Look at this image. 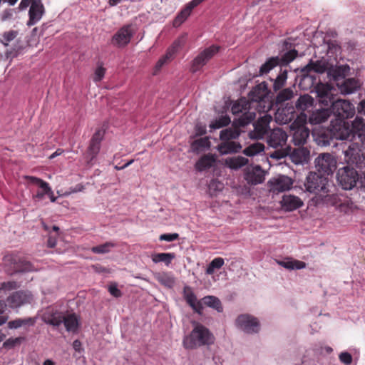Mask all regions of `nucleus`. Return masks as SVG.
Masks as SVG:
<instances>
[{
  "mask_svg": "<svg viewBox=\"0 0 365 365\" xmlns=\"http://www.w3.org/2000/svg\"><path fill=\"white\" fill-rule=\"evenodd\" d=\"M195 133L197 135H202L206 133V126L201 123H197L195 125Z\"/></svg>",
  "mask_w": 365,
  "mask_h": 365,
  "instance_id": "60",
  "label": "nucleus"
},
{
  "mask_svg": "<svg viewBox=\"0 0 365 365\" xmlns=\"http://www.w3.org/2000/svg\"><path fill=\"white\" fill-rule=\"evenodd\" d=\"M192 324L193 329L182 341L183 346L186 349H194L214 344L215 336L207 327L198 322H193Z\"/></svg>",
  "mask_w": 365,
  "mask_h": 365,
  "instance_id": "2",
  "label": "nucleus"
},
{
  "mask_svg": "<svg viewBox=\"0 0 365 365\" xmlns=\"http://www.w3.org/2000/svg\"><path fill=\"white\" fill-rule=\"evenodd\" d=\"M304 185L307 192L315 194L317 197L329 192L328 178L315 172L308 174Z\"/></svg>",
  "mask_w": 365,
  "mask_h": 365,
  "instance_id": "5",
  "label": "nucleus"
},
{
  "mask_svg": "<svg viewBox=\"0 0 365 365\" xmlns=\"http://www.w3.org/2000/svg\"><path fill=\"white\" fill-rule=\"evenodd\" d=\"M179 238L178 233L163 234L159 237L160 241L173 242Z\"/></svg>",
  "mask_w": 365,
  "mask_h": 365,
  "instance_id": "56",
  "label": "nucleus"
},
{
  "mask_svg": "<svg viewBox=\"0 0 365 365\" xmlns=\"http://www.w3.org/2000/svg\"><path fill=\"white\" fill-rule=\"evenodd\" d=\"M220 155L235 153L242 149L241 144L236 140H220V143L216 147Z\"/></svg>",
  "mask_w": 365,
  "mask_h": 365,
  "instance_id": "22",
  "label": "nucleus"
},
{
  "mask_svg": "<svg viewBox=\"0 0 365 365\" xmlns=\"http://www.w3.org/2000/svg\"><path fill=\"white\" fill-rule=\"evenodd\" d=\"M331 63H329L326 58H322L317 61H310V62L302 70L304 73H309L312 71L317 73H327L329 70Z\"/></svg>",
  "mask_w": 365,
  "mask_h": 365,
  "instance_id": "20",
  "label": "nucleus"
},
{
  "mask_svg": "<svg viewBox=\"0 0 365 365\" xmlns=\"http://www.w3.org/2000/svg\"><path fill=\"white\" fill-rule=\"evenodd\" d=\"M264 149V144L261 143H255L246 148L243 153L247 156H254L262 152Z\"/></svg>",
  "mask_w": 365,
  "mask_h": 365,
  "instance_id": "48",
  "label": "nucleus"
},
{
  "mask_svg": "<svg viewBox=\"0 0 365 365\" xmlns=\"http://www.w3.org/2000/svg\"><path fill=\"white\" fill-rule=\"evenodd\" d=\"M45 13V8L41 0H34L29 11V19L27 26H31L37 24Z\"/></svg>",
  "mask_w": 365,
  "mask_h": 365,
  "instance_id": "18",
  "label": "nucleus"
},
{
  "mask_svg": "<svg viewBox=\"0 0 365 365\" xmlns=\"http://www.w3.org/2000/svg\"><path fill=\"white\" fill-rule=\"evenodd\" d=\"M277 262L279 265L287 269H301L306 267L305 262L289 258L282 261H278Z\"/></svg>",
  "mask_w": 365,
  "mask_h": 365,
  "instance_id": "42",
  "label": "nucleus"
},
{
  "mask_svg": "<svg viewBox=\"0 0 365 365\" xmlns=\"http://www.w3.org/2000/svg\"><path fill=\"white\" fill-rule=\"evenodd\" d=\"M339 358L341 363L346 365H349L352 362V356L346 351L341 352L339 354Z\"/></svg>",
  "mask_w": 365,
  "mask_h": 365,
  "instance_id": "57",
  "label": "nucleus"
},
{
  "mask_svg": "<svg viewBox=\"0 0 365 365\" xmlns=\"http://www.w3.org/2000/svg\"><path fill=\"white\" fill-rule=\"evenodd\" d=\"M155 278L162 285L169 288L173 287L175 282L174 277L170 272L156 273Z\"/></svg>",
  "mask_w": 365,
  "mask_h": 365,
  "instance_id": "38",
  "label": "nucleus"
},
{
  "mask_svg": "<svg viewBox=\"0 0 365 365\" xmlns=\"http://www.w3.org/2000/svg\"><path fill=\"white\" fill-rule=\"evenodd\" d=\"M350 68L348 65L334 66L331 63L328 71V77L330 81L340 83L349 73Z\"/></svg>",
  "mask_w": 365,
  "mask_h": 365,
  "instance_id": "24",
  "label": "nucleus"
},
{
  "mask_svg": "<svg viewBox=\"0 0 365 365\" xmlns=\"http://www.w3.org/2000/svg\"><path fill=\"white\" fill-rule=\"evenodd\" d=\"M287 78V71H284L276 78L273 87L275 91L280 89L284 84Z\"/></svg>",
  "mask_w": 365,
  "mask_h": 365,
  "instance_id": "54",
  "label": "nucleus"
},
{
  "mask_svg": "<svg viewBox=\"0 0 365 365\" xmlns=\"http://www.w3.org/2000/svg\"><path fill=\"white\" fill-rule=\"evenodd\" d=\"M225 261L223 258L216 257L209 264L206 269V274H212L215 269H220L224 265Z\"/></svg>",
  "mask_w": 365,
  "mask_h": 365,
  "instance_id": "49",
  "label": "nucleus"
},
{
  "mask_svg": "<svg viewBox=\"0 0 365 365\" xmlns=\"http://www.w3.org/2000/svg\"><path fill=\"white\" fill-rule=\"evenodd\" d=\"M281 203L282 207L286 211H292L303 205V201L297 196L292 195H284Z\"/></svg>",
  "mask_w": 365,
  "mask_h": 365,
  "instance_id": "27",
  "label": "nucleus"
},
{
  "mask_svg": "<svg viewBox=\"0 0 365 365\" xmlns=\"http://www.w3.org/2000/svg\"><path fill=\"white\" fill-rule=\"evenodd\" d=\"M231 120L227 115H222L219 118L214 120L210 124L212 129H218L230 124Z\"/></svg>",
  "mask_w": 365,
  "mask_h": 365,
  "instance_id": "50",
  "label": "nucleus"
},
{
  "mask_svg": "<svg viewBox=\"0 0 365 365\" xmlns=\"http://www.w3.org/2000/svg\"><path fill=\"white\" fill-rule=\"evenodd\" d=\"M106 73V68L102 66H98L94 73L93 81L95 82L101 81L104 77Z\"/></svg>",
  "mask_w": 365,
  "mask_h": 365,
  "instance_id": "55",
  "label": "nucleus"
},
{
  "mask_svg": "<svg viewBox=\"0 0 365 365\" xmlns=\"http://www.w3.org/2000/svg\"><path fill=\"white\" fill-rule=\"evenodd\" d=\"M104 133L105 132L103 129H98L93 134L87 151L90 160L95 158L99 153L101 142L104 136Z\"/></svg>",
  "mask_w": 365,
  "mask_h": 365,
  "instance_id": "21",
  "label": "nucleus"
},
{
  "mask_svg": "<svg viewBox=\"0 0 365 365\" xmlns=\"http://www.w3.org/2000/svg\"><path fill=\"white\" fill-rule=\"evenodd\" d=\"M8 327L10 329H17L22 327L21 319H16L15 320L9 322L8 323Z\"/></svg>",
  "mask_w": 365,
  "mask_h": 365,
  "instance_id": "61",
  "label": "nucleus"
},
{
  "mask_svg": "<svg viewBox=\"0 0 365 365\" xmlns=\"http://www.w3.org/2000/svg\"><path fill=\"white\" fill-rule=\"evenodd\" d=\"M269 184L271 191L280 192L289 190L293 185V180L288 176L279 175L270 180Z\"/></svg>",
  "mask_w": 365,
  "mask_h": 365,
  "instance_id": "17",
  "label": "nucleus"
},
{
  "mask_svg": "<svg viewBox=\"0 0 365 365\" xmlns=\"http://www.w3.org/2000/svg\"><path fill=\"white\" fill-rule=\"evenodd\" d=\"M291 161L295 165H304L310 160V150L304 146L288 150V155Z\"/></svg>",
  "mask_w": 365,
  "mask_h": 365,
  "instance_id": "16",
  "label": "nucleus"
},
{
  "mask_svg": "<svg viewBox=\"0 0 365 365\" xmlns=\"http://www.w3.org/2000/svg\"><path fill=\"white\" fill-rule=\"evenodd\" d=\"M288 135L282 128H274L270 131L267 137V143L269 147L275 149L274 151L269 153V157L272 159L280 160L287 156L289 146L285 147Z\"/></svg>",
  "mask_w": 365,
  "mask_h": 365,
  "instance_id": "3",
  "label": "nucleus"
},
{
  "mask_svg": "<svg viewBox=\"0 0 365 365\" xmlns=\"http://www.w3.org/2000/svg\"><path fill=\"white\" fill-rule=\"evenodd\" d=\"M352 126L356 130L358 138L362 145L365 146V123L362 118L356 117L352 123Z\"/></svg>",
  "mask_w": 365,
  "mask_h": 365,
  "instance_id": "37",
  "label": "nucleus"
},
{
  "mask_svg": "<svg viewBox=\"0 0 365 365\" xmlns=\"http://www.w3.org/2000/svg\"><path fill=\"white\" fill-rule=\"evenodd\" d=\"M210 144L211 143L208 137L200 138L194 140L191 143V149L194 152L200 153L209 149Z\"/></svg>",
  "mask_w": 365,
  "mask_h": 365,
  "instance_id": "39",
  "label": "nucleus"
},
{
  "mask_svg": "<svg viewBox=\"0 0 365 365\" xmlns=\"http://www.w3.org/2000/svg\"><path fill=\"white\" fill-rule=\"evenodd\" d=\"M64 315L58 311H48L43 314V320L46 324L53 327H59L63 321Z\"/></svg>",
  "mask_w": 365,
  "mask_h": 365,
  "instance_id": "33",
  "label": "nucleus"
},
{
  "mask_svg": "<svg viewBox=\"0 0 365 365\" xmlns=\"http://www.w3.org/2000/svg\"><path fill=\"white\" fill-rule=\"evenodd\" d=\"M26 179L28 180L29 184L36 185L42 190V192H36L33 195L34 200L40 201L44 199L45 195H48L52 202H56L57 197L54 196L53 192L48 182L34 176H26Z\"/></svg>",
  "mask_w": 365,
  "mask_h": 365,
  "instance_id": "9",
  "label": "nucleus"
},
{
  "mask_svg": "<svg viewBox=\"0 0 365 365\" xmlns=\"http://www.w3.org/2000/svg\"><path fill=\"white\" fill-rule=\"evenodd\" d=\"M294 118L293 108L278 109L275 113V121L279 124L289 123Z\"/></svg>",
  "mask_w": 365,
  "mask_h": 365,
  "instance_id": "34",
  "label": "nucleus"
},
{
  "mask_svg": "<svg viewBox=\"0 0 365 365\" xmlns=\"http://www.w3.org/2000/svg\"><path fill=\"white\" fill-rule=\"evenodd\" d=\"M237 327L247 334L257 333L259 330V322L257 319L250 314H241L235 321Z\"/></svg>",
  "mask_w": 365,
  "mask_h": 365,
  "instance_id": "12",
  "label": "nucleus"
},
{
  "mask_svg": "<svg viewBox=\"0 0 365 365\" xmlns=\"http://www.w3.org/2000/svg\"><path fill=\"white\" fill-rule=\"evenodd\" d=\"M201 302L202 305L213 308L218 312H222L223 310L220 300L215 296H206L201 299Z\"/></svg>",
  "mask_w": 365,
  "mask_h": 365,
  "instance_id": "41",
  "label": "nucleus"
},
{
  "mask_svg": "<svg viewBox=\"0 0 365 365\" xmlns=\"http://www.w3.org/2000/svg\"><path fill=\"white\" fill-rule=\"evenodd\" d=\"M68 331H76L78 327V322L75 314H69L64 316L63 321Z\"/></svg>",
  "mask_w": 365,
  "mask_h": 365,
  "instance_id": "43",
  "label": "nucleus"
},
{
  "mask_svg": "<svg viewBox=\"0 0 365 365\" xmlns=\"http://www.w3.org/2000/svg\"><path fill=\"white\" fill-rule=\"evenodd\" d=\"M183 297L187 303L192 308L195 312L200 314H202L203 309L202 302L201 300H197L196 295L190 287L185 286L184 287Z\"/></svg>",
  "mask_w": 365,
  "mask_h": 365,
  "instance_id": "23",
  "label": "nucleus"
},
{
  "mask_svg": "<svg viewBox=\"0 0 365 365\" xmlns=\"http://www.w3.org/2000/svg\"><path fill=\"white\" fill-rule=\"evenodd\" d=\"M18 35V32L16 31H9L3 33L0 36V42L4 45L7 46L9 42L13 41Z\"/></svg>",
  "mask_w": 365,
  "mask_h": 365,
  "instance_id": "53",
  "label": "nucleus"
},
{
  "mask_svg": "<svg viewBox=\"0 0 365 365\" xmlns=\"http://www.w3.org/2000/svg\"><path fill=\"white\" fill-rule=\"evenodd\" d=\"M220 47L211 46L200 52L192 61L191 71L195 73L205 66L217 52Z\"/></svg>",
  "mask_w": 365,
  "mask_h": 365,
  "instance_id": "13",
  "label": "nucleus"
},
{
  "mask_svg": "<svg viewBox=\"0 0 365 365\" xmlns=\"http://www.w3.org/2000/svg\"><path fill=\"white\" fill-rule=\"evenodd\" d=\"M252 103L245 98H240L232 106V112L234 115L242 114L238 119H235V125H247L250 123L256 116L255 110L252 106Z\"/></svg>",
  "mask_w": 365,
  "mask_h": 365,
  "instance_id": "4",
  "label": "nucleus"
},
{
  "mask_svg": "<svg viewBox=\"0 0 365 365\" xmlns=\"http://www.w3.org/2000/svg\"><path fill=\"white\" fill-rule=\"evenodd\" d=\"M175 257V255L173 252L154 253L151 255V259L154 263L164 262L166 266H169Z\"/></svg>",
  "mask_w": 365,
  "mask_h": 365,
  "instance_id": "40",
  "label": "nucleus"
},
{
  "mask_svg": "<svg viewBox=\"0 0 365 365\" xmlns=\"http://www.w3.org/2000/svg\"><path fill=\"white\" fill-rule=\"evenodd\" d=\"M344 161L349 165L356 168H365V154L361 151V146L357 143H349L343 148Z\"/></svg>",
  "mask_w": 365,
  "mask_h": 365,
  "instance_id": "6",
  "label": "nucleus"
},
{
  "mask_svg": "<svg viewBox=\"0 0 365 365\" xmlns=\"http://www.w3.org/2000/svg\"><path fill=\"white\" fill-rule=\"evenodd\" d=\"M108 291L112 296L116 298L120 297L122 295L121 291L117 287L115 284L110 285L108 287Z\"/></svg>",
  "mask_w": 365,
  "mask_h": 365,
  "instance_id": "58",
  "label": "nucleus"
},
{
  "mask_svg": "<svg viewBox=\"0 0 365 365\" xmlns=\"http://www.w3.org/2000/svg\"><path fill=\"white\" fill-rule=\"evenodd\" d=\"M34 296L29 291H18L8 297L6 302L11 308H18L27 304H31Z\"/></svg>",
  "mask_w": 365,
  "mask_h": 365,
  "instance_id": "15",
  "label": "nucleus"
},
{
  "mask_svg": "<svg viewBox=\"0 0 365 365\" xmlns=\"http://www.w3.org/2000/svg\"><path fill=\"white\" fill-rule=\"evenodd\" d=\"M184 43V39L180 38L175 41L173 43V46L169 49L168 53L165 56L160 58L158 61L157 62L155 67V73H156L160 69L163 67V66L166 63L167 61L172 56V55L177 51L178 48H180L182 44Z\"/></svg>",
  "mask_w": 365,
  "mask_h": 365,
  "instance_id": "32",
  "label": "nucleus"
},
{
  "mask_svg": "<svg viewBox=\"0 0 365 365\" xmlns=\"http://www.w3.org/2000/svg\"><path fill=\"white\" fill-rule=\"evenodd\" d=\"M245 178L252 185L260 184L264 180V173L259 166H255L247 170Z\"/></svg>",
  "mask_w": 365,
  "mask_h": 365,
  "instance_id": "28",
  "label": "nucleus"
},
{
  "mask_svg": "<svg viewBox=\"0 0 365 365\" xmlns=\"http://www.w3.org/2000/svg\"><path fill=\"white\" fill-rule=\"evenodd\" d=\"M204 0H192L186 4L185 7L175 17L173 25L175 27L180 26L190 15L192 10Z\"/></svg>",
  "mask_w": 365,
  "mask_h": 365,
  "instance_id": "25",
  "label": "nucleus"
},
{
  "mask_svg": "<svg viewBox=\"0 0 365 365\" xmlns=\"http://www.w3.org/2000/svg\"><path fill=\"white\" fill-rule=\"evenodd\" d=\"M307 115L301 114L290 125L293 131L292 141L295 145H303L309 136V130L305 125Z\"/></svg>",
  "mask_w": 365,
  "mask_h": 365,
  "instance_id": "7",
  "label": "nucleus"
},
{
  "mask_svg": "<svg viewBox=\"0 0 365 365\" xmlns=\"http://www.w3.org/2000/svg\"><path fill=\"white\" fill-rule=\"evenodd\" d=\"M216 161V158L214 155L206 154L204 155L196 163L195 168L198 171H203L206 169L211 168Z\"/></svg>",
  "mask_w": 365,
  "mask_h": 365,
  "instance_id": "36",
  "label": "nucleus"
},
{
  "mask_svg": "<svg viewBox=\"0 0 365 365\" xmlns=\"http://www.w3.org/2000/svg\"><path fill=\"white\" fill-rule=\"evenodd\" d=\"M331 110L334 116L329 125V132L332 138L339 140L347 139L350 136L351 130L345 119L354 115V106L349 101L338 99L331 103Z\"/></svg>",
  "mask_w": 365,
  "mask_h": 365,
  "instance_id": "1",
  "label": "nucleus"
},
{
  "mask_svg": "<svg viewBox=\"0 0 365 365\" xmlns=\"http://www.w3.org/2000/svg\"><path fill=\"white\" fill-rule=\"evenodd\" d=\"M329 191L319 197V199L327 205L341 207L343 203L340 202L339 197L337 195L329 194Z\"/></svg>",
  "mask_w": 365,
  "mask_h": 365,
  "instance_id": "45",
  "label": "nucleus"
},
{
  "mask_svg": "<svg viewBox=\"0 0 365 365\" xmlns=\"http://www.w3.org/2000/svg\"><path fill=\"white\" fill-rule=\"evenodd\" d=\"M357 111L359 114L365 115V99L362 100L357 106Z\"/></svg>",
  "mask_w": 365,
  "mask_h": 365,
  "instance_id": "64",
  "label": "nucleus"
},
{
  "mask_svg": "<svg viewBox=\"0 0 365 365\" xmlns=\"http://www.w3.org/2000/svg\"><path fill=\"white\" fill-rule=\"evenodd\" d=\"M20 341V339L19 338H15V339H9L8 340H6L4 344V346H9V347H12L14 346L16 343L19 342Z\"/></svg>",
  "mask_w": 365,
  "mask_h": 365,
  "instance_id": "62",
  "label": "nucleus"
},
{
  "mask_svg": "<svg viewBox=\"0 0 365 365\" xmlns=\"http://www.w3.org/2000/svg\"><path fill=\"white\" fill-rule=\"evenodd\" d=\"M336 86L340 92L344 95L353 93L359 88V82L354 78H348L341 83H336Z\"/></svg>",
  "mask_w": 365,
  "mask_h": 365,
  "instance_id": "31",
  "label": "nucleus"
},
{
  "mask_svg": "<svg viewBox=\"0 0 365 365\" xmlns=\"http://www.w3.org/2000/svg\"><path fill=\"white\" fill-rule=\"evenodd\" d=\"M223 187V184L217 180H212L210 184V188H215L216 190H222Z\"/></svg>",
  "mask_w": 365,
  "mask_h": 365,
  "instance_id": "63",
  "label": "nucleus"
},
{
  "mask_svg": "<svg viewBox=\"0 0 365 365\" xmlns=\"http://www.w3.org/2000/svg\"><path fill=\"white\" fill-rule=\"evenodd\" d=\"M6 304L0 301V325L4 324L7 320V317L2 315L4 312Z\"/></svg>",
  "mask_w": 365,
  "mask_h": 365,
  "instance_id": "59",
  "label": "nucleus"
},
{
  "mask_svg": "<svg viewBox=\"0 0 365 365\" xmlns=\"http://www.w3.org/2000/svg\"><path fill=\"white\" fill-rule=\"evenodd\" d=\"M313 105V98L309 95L301 96L296 102V108L302 112Z\"/></svg>",
  "mask_w": 365,
  "mask_h": 365,
  "instance_id": "44",
  "label": "nucleus"
},
{
  "mask_svg": "<svg viewBox=\"0 0 365 365\" xmlns=\"http://www.w3.org/2000/svg\"><path fill=\"white\" fill-rule=\"evenodd\" d=\"M337 180L344 190H351L359 180V175L354 168L344 166L339 169Z\"/></svg>",
  "mask_w": 365,
  "mask_h": 365,
  "instance_id": "8",
  "label": "nucleus"
},
{
  "mask_svg": "<svg viewBox=\"0 0 365 365\" xmlns=\"http://www.w3.org/2000/svg\"><path fill=\"white\" fill-rule=\"evenodd\" d=\"M267 91L266 85L264 83H261L255 86L252 91L250 93V98L252 101L251 102H260L262 101L267 96Z\"/></svg>",
  "mask_w": 365,
  "mask_h": 365,
  "instance_id": "35",
  "label": "nucleus"
},
{
  "mask_svg": "<svg viewBox=\"0 0 365 365\" xmlns=\"http://www.w3.org/2000/svg\"><path fill=\"white\" fill-rule=\"evenodd\" d=\"M294 96V92L292 88H285L279 91L277 96V103H282L286 101L291 99Z\"/></svg>",
  "mask_w": 365,
  "mask_h": 365,
  "instance_id": "51",
  "label": "nucleus"
},
{
  "mask_svg": "<svg viewBox=\"0 0 365 365\" xmlns=\"http://www.w3.org/2000/svg\"><path fill=\"white\" fill-rule=\"evenodd\" d=\"M316 91L319 103L325 106L332 103L333 94L329 84L319 83L316 87Z\"/></svg>",
  "mask_w": 365,
  "mask_h": 365,
  "instance_id": "26",
  "label": "nucleus"
},
{
  "mask_svg": "<svg viewBox=\"0 0 365 365\" xmlns=\"http://www.w3.org/2000/svg\"><path fill=\"white\" fill-rule=\"evenodd\" d=\"M248 160L242 156L229 158L225 160V165L232 169H238L245 165Z\"/></svg>",
  "mask_w": 365,
  "mask_h": 365,
  "instance_id": "46",
  "label": "nucleus"
},
{
  "mask_svg": "<svg viewBox=\"0 0 365 365\" xmlns=\"http://www.w3.org/2000/svg\"><path fill=\"white\" fill-rule=\"evenodd\" d=\"M272 120V117L269 114H264L260 117L256 123L253 124L254 130L249 134L251 138L262 139L267 134L269 129V123Z\"/></svg>",
  "mask_w": 365,
  "mask_h": 365,
  "instance_id": "14",
  "label": "nucleus"
},
{
  "mask_svg": "<svg viewBox=\"0 0 365 365\" xmlns=\"http://www.w3.org/2000/svg\"><path fill=\"white\" fill-rule=\"evenodd\" d=\"M115 247V244L110 242L93 247L91 251L96 254H106L110 252L111 249Z\"/></svg>",
  "mask_w": 365,
  "mask_h": 365,
  "instance_id": "52",
  "label": "nucleus"
},
{
  "mask_svg": "<svg viewBox=\"0 0 365 365\" xmlns=\"http://www.w3.org/2000/svg\"><path fill=\"white\" fill-rule=\"evenodd\" d=\"M331 114L329 108H321L314 110L309 118L311 124L317 125L322 123L328 120Z\"/></svg>",
  "mask_w": 365,
  "mask_h": 365,
  "instance_id": "29",
  "label": "nucleus"
},
{
  "mask_svg": "<svg viewBox=\"0 0 365 365\" xmlns=\"http://www.w3.org/2000/svg\"><path fill=\"white\" fill-rule=\"evenodd\" d=\"M245 125H235L233 121L232 127L223 129L220 133V140H236L241 134V127Z\"/></svg>",
  "mask_w": 365,
  "mask_h": 365,
  "instance_id": "30",
  "label": "nucleus"
},
{
  "mask_svg": "<svg viewBox=\"0 0 365 365\" xmlns=\"http://www.w3.org/2000/svg\"><path fill=\"white\" fill-rule=\"evenodd\" d=\"M133 35V30L130 25L122 27L112 38V43L121 47L127 45Z\"/></svg>",
  "mask_w": 365,
  "mask_h": 365,
  "instance_id": "19",
  "label": "nucleus"
},
{
  "mask_svg": "<svg viewBox=\"0 0 365 365\" xmlns=\"http://www.w3.org/2000/svg\"><path fill=\"white\" fill-rule=\"evenodd\" d=\"M297 56V51L294 49L291 50L284 53L281 58L272 57L266 61L259 69V74L263 75L267 73L271 69L277 65H287L292 61Z\"/></svg>",
  "mask_w": 365,
  "mask_h": 365,
  "instance_id": "10",
  "label": "nucleus"
},
{
  "mask_svg": "<svg viewBox=\"0 0 365 365\" xmlns=\"http://www.w3.org/2000/svg\"><path fill=\"white\" fill-rule=\"evenodd\" d=\"M314 164L317 170L319 173L325 175L332 174L336 168V160L335 158L330 153H321L315 159Z\"/></svg>",
  "mask_w": 365,
  "mask_h": 365,
  "instance_id": "11",
  "label": "nucleus"
},
{
  "mask_svg": "<svg viewBox=\"0 0 365 365\" xmlns=\"http://www.w3.org/2000/svg\"><path fill=\"white\" fill-rule=\"evenodd\" d=\"M7 260H11L14 262V269L15 272H31L33 270L32 266L30 262L26 261H19L17 262L16 258L9 257Z\"/></svg>",
  "mask_w": 365,
  "mask_h": 365,
  "instance_id": "47",
  "label": "nucleus"
}]
</instances>
